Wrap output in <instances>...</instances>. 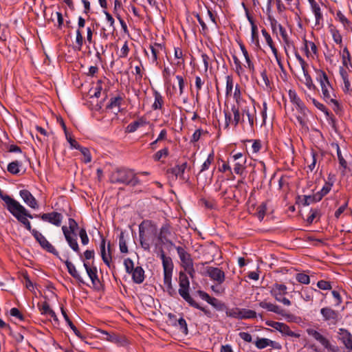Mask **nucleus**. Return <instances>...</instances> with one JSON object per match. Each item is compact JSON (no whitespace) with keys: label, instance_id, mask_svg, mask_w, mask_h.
<instances>
[{"label":"nucleus","instance_id":"obj_19","mask_svg":"<svg viewBox=\"0 0 352 352\" xmlns=\"http://www.w3.org/2000/svg\"><path fill=\"white\" fill-rule=\"evenodd\" d=\"M258 305L261 308L265 309L268 311H271L276 314L280 315L285 317V318H288L290 317L289 314H286L285 310H283L280 307L276 304L268 302L264 300L260 302Z\"/></svg>","mask_w":352,"mask_h":352},{"label":"nucleus","instance_id":"obj_26","mask_svg":"<svg viewBox=\"0 0 352 352\" xmlns=\"http://www.w3.org/2000/svg\"><path fill=\"white\" fill-rule=\"evenodd\" d=\"M267 20L270 22L273 33L277 34V30H278L281 37L288 34L285 28L270 13L267 14Z\"/></svg>","mask_w":352,"mask_h":352},{"label":"nucleus","instance_id":"obj_28","mask_svg":"<svg viewBox=\"0 0 352 352\" xmlns=\"http://www.w3.org/2000/svg\"><path fill=\"white\" fill-rule=\"evenodd\" d=\"M297 113L296 115V120L302 127H307L309 110L306 106L302 107V109H296Z\"/></svg>","mask_w":352,"mask_h":352},{"label":"nucleus","instance_id":"obj_5","mask_svg":"<svg viewBox=\"0 0 352 352\" xmlns=\"http://www.w3.org/2000/svg\"><path fill=\"white\" fill-rule=\"evenodd\" d=\"M69 226H63L62 231L69 246L77 254H80V248L77 242V236L75 231L78 228V223L72 218L68 220Z\"/></svg>","mask_w":352,"mask_h":352},{"label":"nucleus","instance_id":"obj_51","mask_svg":"<svg viewBox=\"0 0 352 352\" xmlns=\"http://www.w3.org/2000/svg\"><path fill=\"white\" fill-rule=\"evenodd\" d=\"M232 58L235 66L234 72L238 76H241L245 72L241 63L236 55H233Z\"/></svg>","mask_w":352,"mask_h":352},{"label":"nucleus","instance_id":"obj_44","mask_svg":"<svg viewBox=\"0 0 352 352\" xmlns=\"http://www.w3.org/2000/svg\"><path fill=\"white\" fill-rule=\"evenodd\" d=\"M21 162L19 161H14L8 164L7 170L12 175H17L20 172V167L21 166Z\"/></svg>","mask_w":352,"mask_h":352},{"label":"nucleus","instance_id":"obj_3","mask_svg":"<svg viewBox=\"0 0 352 352\" xmlns=\"http://www.w3.org/2000/svg\"><path fill=\"white\" fill-rule=\"evenodd\" d=\"M112 184L131 185L135 186L140 184V179L133 170L126 168H118L114 170L109 176Z\"/></svg>","mask_w":352,"mask_h":352},{"label":"nucleus","instance_id":"obj_4","mask_svg":"<svg viewBox=\"0 0 352 352\" xmlns=\"http://www.w3.org/2000/svg\"><path fill=\"white\" fill-rule=\"evenodd\" d=\"M160 257L162 262L164 270V284L166 292L170 296L176 295V291L172 285V275L173 270V263L170 257L166 256L164 252L161 250Z\"/></svg>","mask_w":352,"mask_h":352},{"label":"nucleus","instance_id":"obj_18","mask_svg":"<svg viewBox=\"0 0 352 352\" xmlns=\"http://www.w3.org/2000/svg\"><path fill=\"white\" fill-rule=\"evenodd\" d=\"M338 339L344 344L346 349L352 351V334L349 330L340 328L338 331Z\"/></svg>","mask_w":352,"mask_h":352},{"label":"nucleus","instance_id":"obj_47","mask_svg":"<svg viewBox=\"0 0 352 352\" xmlns=\"http://www.w3.org/2000/svg\"><path fill=\"white\" fill-rule=\"evenodd\" d=\"M169 155V149L168 147H164L160 151H157L153 155V159L155 162H159L162 158H166Z\"/></svg>","mask_w":352,"mask_h":352},{"label":"nucleus","instance_id":"obj_34","mask_svg":"<svg viewBox=\"0 0 352 352\" xmlns=\"http://www.w3.org/2000/svg\"><path fill=\"white\" fill-rule=\"evenodd\" d=\"M288 95L290 102L295 106L296 109H302V107L305 106L302 100L298 97L295 90L289 89Z\"/></svg>","mask_w":352,"mask_h":352},{"label":"nucleus","instance_id":"obj_45","mask_svg":"<svg viewBox=\"0 0 352 352\" xmlns=\"http://www.w3.org/2000/svg\"><path fill=\"white\" fill-rule=\"evenodd\" d=\"M233 98L237 105H242L243 103L246 102V101L242 98V93L238 84H236L234 87Z\"/></svg>","mask_w":352,"mask_h":352},{"label":"nucleus","instance_id":"obj_9","mask_svg":"<svg viewBox=\"0 0 352 352\" xmlns=\"http://www.w3.org/2000/svg\"><path fill=\"white\" fill-rule=\"evenodd\" d=\"M172 228L169 223H164L158 231V243L159 247L166 245L167 248L176 247L171 240L173 236Z\"/></svg>","mask_w":352,"mask_h":352},{"label":"nucleus","instance_id":"obj_55","mask_svg":"<svg viewBox=\"0 0 352 352\" xmlns=\"http://www.w3.org/2000/svg\"><path fill=\"white\" fill-rule=\"evenodd\" d=\"M330 32L333 41L340 45V47H342V36L340 32L336 29H331Z\"/></svg>","mask_w":352,"mask_h":352},{"label":"nucleus","instance_id":"obj_49","mask_svg":"<svg viewBox=\"0 0 352 352\" xmlns=\"http://www.w3.org/2000/svg\"><path fill=\"white\" fill-rule=\"evenodd\" d=\"M174 56L175 58L177 60L175 64L177 66H181L184 65V54L181 48L179 47H175L174 49Z\"/></svg>","mask_w":352,"mask_h":352},{"label":"nucleus","instance_id":"obj_50","mask_svg":"<svg viewBox=\"0 0 352 352\" xmlns=\"http://www.w3.org/2000/svg\"><path fill=\"white\" fill-rule=\"evenodd\" d=\"M296 280L301 284L308 285L310 283V277L305 272L297 273L295 275Z\"/></svg>","mask_w":352,"mask_h":352},{"label":"nucleus","instance_id":"obj_54","mask_svg":"<svg viewBox=\"0 0 352 352\" xmlns=\"http://www.w3.org/2000/svg\"><path fill=\"white\" fill-rule=\"evenodd\" d=\"M226 95L229 96L232 95V89L234 88V80L232 76H226Z\"/></svg>","mask_w":352,"mask_h":352},{"label":"nucleus","instance_id":"obj_48","mask_svg":"<svg viewBox=\"0 0 352 352\" xmlns=\"http://www.w3.org/2000/svg\"><path fill=\"white\" fill-rule=\"evenodd\" d=\"M280 333L283 335V336H290V337H294V338H299L300 335V333H296L294 331H292L289 327L286 324H283L281 329H280Z\"/></svg>","mask_w":352,"mask_h":352},{"label":"nucleus","instance_id":"obj_46","mask_svg":"<svg viewBox=\"0 0 352 352\" xmlns=\"http://www.w3.org/2000/svg\"><path fill=\"white\" fill-rule=\"evenodd\" d=\"M214 160V152L212 151L208 155L207 159L204 161V162L201 166V169L199 171V174L202 172H204L209 169L211 164L213 163Z\"/></svg>","mask_w":352,"mask_h":352},{"label":"nucleus","instance_id":"obj_11","mask_svg":"<svg viewBox=\"0 0 352 352\" xmlns=\"http://www.w3.org/2000/svg\"><path fill=\"white\" fill-rule=\"evenodd\" d=\"M34 217L41 219L43 221L49 223L56 227L61 226L63 216L61 213L58 212H51L35 214Z\"/></svg>","mask_w":352,"mask_h":352},{"label":"nucleus","instance_id":"obj_27","mask_svg":"<svg viewBox=\"0 0 352 352\" xmlns=\"http://www.w3.org/2000/svg\"><path fill=\"white\" fill-rule=\"evenodd\" d=\"M153 95L154 97V102L151 105V108L153 111H163L164 105V98L160 92L154 89L153 91Z\"/></svg>","mask_w":352,"mask_h":352},{"label":"nucleus","instance_id":"obj_57","mask_svg":"<svg viewBox=\"0 0 352 352\" xmlns=\"http://www.w3.org/2000/svg\"><path fill=\"white\" fill-rule=\"evenodd\" d=\"M195 83V87H196V90H197L195 101L198 102L199 97V91L202 89V87L204 84V80L203 79H201V78L200 76H196Z\"/></svg>","mask_w":352,"mask_h":352},{"label":"nucleus","instance_id":"obj_1","mask_svg":"<svg viewBox=\"0 0 352 352\" xmlns=\"http://www.w3.org/2000/svg\"><path fill=\"white\" fill-rule=\"evenodd\" d=\"M139 236L142 248L149 251L152 246L159 248L158 229L151 221H143L139 226Z\"/></svg>","mask_w":352,"mask_h":352},{"label":"nucleus","instance_id":"obj_16","mask_svg":"<svg viewBox=\"0 0 352 352\" xmlns=\"http://www.w3.org/2000/svg\"><path fill=\"white\" fill-rule=\"evenodd\" d=\"M100 256L103 262L109 267H111V262L112 260L111 250L110 242L107 243L104 238H102L100 243Z\"/></svg>","mask_w":352,"mask_h":352},{"label":"nucleus","instance_id":"obj_14","mask_svg":"<svg viewBox=\"0 0 352 352\" xmlns=\"http://www.w3.org/2000/svg\"><path fill=\"white\" fill-rule=\"evenodd\" d=\"M35 240L39 243L41 247L45 251L58 256V252L56 248L47 241L45 236L39 231H33V235Z\"/></svg>","mask_w":352,"mask_h":352},{"label":"nucleus","instance_id":"obj_53","mask_svg":"<svg viewBox=\"0 0 352 352\" xmlns=\"http://www.w3.org/2000/svg\"><path fill=\"white\" fill-rule=\"evenodd\" d=\"M254 344L258 349H263L269 346V339L265 338H257Z\"/></svg>","mask_w":352,"mask_h":352},{"label":"nucleus","instance_id":"obj_25","mask_svg":"<svg viewBox=\"0 0 352 352\" xmlns=\"http://www.w3.org/2000/svg\"><path fill=\"white\" fill-rule=\"evenodd\" d=\"M23 201L31 208L38 209V204L35 197L28 190H21L19 192Z\"/></svg>","mask_w":352,"mask_h":352},{"label":"nucleus","instance_id":"obj_64","mask_svg":"<svg viewBox=\"0 0 352 352\" xmlns=\"http://www.w3.org/2000/svg\"><path fill=\"white\" fill-rule=\"evenodd\" d=\"M79 150L84 156V162L87 164L91 161V155L89 149L86 147L80 146Z\"/></svg>","mask_w":352,"mask_h":352},{"label":"nucleus","instance_id":"obj_13","mask_svg":"<svg viewBox=\"0 0 352 352\" xmlns=\"http://www.w3.org/2000/svg\"><path fill=\"white\" fill-rule=\"evenodd\" d=\"M239 106L241 107V122H245V117L246 116L250 126L251 127V129H253L254 126L256 113L255 107L253 104L248 105L247 102H245L243 103V104Z\"/></svg>","mask_w":352,"mask_h":352},{"label":"nucleus","instance_id":"obj_41","mask_svg":"<svg viewBox=\"0 0 352 352\" xmlns=\"http://www.w3.org/2000/svg\"><path fill=\"white\" fill-rule=\"evenodd\" d=\"M187 162H184L181 164H178L173 168L172 173L177 177H183L185 170L187 168Z\"/></svg>","mask_w":352,"mask_h":352},{"label":"nucleus","instance_id":"obj_32","mask_svg":"<svg viewBox=\"0 0 352 352\" xmlns=\"http://www.w3.org/2000/svg\"><path fill=\"white\" fill-rule=\"evenodd\" d=\"M339 54L341 57L343 67L349 68V67L351 65L352 61L348 47L346 46H344L342 50L339 52Z\"/></svg>","mask_w":352,"mask_h":352},{"label":"nucleus","instance_id":"obj_2","mask_svg":"<svg viewBox=\"0 0 352 352\" xmlns=\"http://www.w3.org/2000/svg\"><path fill=\"white\" fill-rule=\"evenodd\" d=\"M315 72L316 74V80L321 88L322 99L327 104H333V111H337L340 109V104L336 100L334 89L327 74L323 70L319 69H316Z\"/></svg>","mask_w":352,"mask_h":352},{"label":"nucleus","instance_id":"obj_10","mask_svg":"<svg viewBox=\"0 0 352 352\" xmlns=\"http://www.w3.org/2000/svg\"><path fill=\"white\" fill-rule=\"evenodd\" d=\"M270 294L276 301L283 303L284 305L290 306L292 305L291 301L285 297L287 294V287L285 285L274 284L270 290Z\"/></svg>","mask_w":352,"mask_h":352},{"label":"nucleus","instance_id":"obj_58","mask_svg":"<svg viewBox=\"0 0 352 352\" xmlns=\"http://www.w3.org/2000/svg\"><path fill=\"white\" fill-rule=\"evenodd\" d=\"M336 19L343 25L345 29L349 28L350 22L341 11L337 12Z\"/></svg>","mask_w":352,"mask_h":352},{"label":"nucleus","instance_id":"obj_56","mask_svg":"<svg viewBox=\"0 0 352 352\" xmlns=\"http://www.w3.org/2000/svg\"><path fill=\"white\" fill-rule=\"evenodd\" d=\"M103 13L105 14L106 20L109 23V30H111V34H113L116 31L115 20L109 12L106 10H103Z\"/></svg>","mask_w":352,"mask_h":352},{"label":"nucleus","instance_id":"obj_39","mask_svg":"<svg viewBox=\"0 0 352 352\" xmlns=\"http://www.w3.org/2000/svg\"><path fill=\"white\" fill-rule=\"evenodd\" d=\"M122 101H123V98L120 95H118L115 97H112V98H111L109 103L107 105V108L111 109H113L114 108H118V111L116 112V113H118L121 111L120 108Z\"/></svg>","mask_w":352,"mask_h":352},{"label":"nucleus","instance_id":"obj_33","mask_svg":"<svg viewBox=\"0 0 352 352\" xmlns=\"http://www.w3.org/2000/svg\"><path fill=\"white\" fill-rule=\"evenodd\" d=\"M132 276V279L136 284H141L144 280V271L140 266H137L130 274Z\"/></svg>","mask_w":352,"mask_h":352},{"label":"nucleus","instance_id":"obj_63","mask_svg":"<svg viewBox=\"0 0 352 352\" xmlns=\"http://www.w3.org/2000/svg\"><path fill=\"white\" fill-rule=\"evenodd\" d=\"M320 214V210L318 209L311 208L309 212V215L307 218V222L309 224L312 223L314 219Z\"/></svg>","mask_w":352,"mask_h":352},{"label":"nucleus","instance_id":"obj_22","mask_svg":"<svg viewBox=\"0 0 352 352\" xmlns=\"http://www.w3.org/2000/svg\"><path fill=\"white\" fill-rule=\"evenodd\" d=\"M320 314L324 321L335 324L338 320V313L331 307H325L320 309Z\"/></svg>","mask_w":352,"mask_h":352},{"label":"nucleus","instance_id":"obj_35","mask_svg":"<svg viewBox=\"0 0 352 352\" xmlns=\"http://www.w3.org/2000/svg\"><path fill=\"white\" fill-rule=\"evenodd\" d=\"M65 264L69 274L80 283H84L83 279L82 278L79 272L77 271L75 265L68 260L65 261Z\"/></svg>","mask_w":352,"mask_h":352},{"label":"nucleus","instance_id":"obj_23","mask_svg":"<svg viewBox=\"0 0 352 352\" xmlns=\"http://www.w3.org/2000/svg\"><path fill=\"white\" fill-rule=\"evenodd\" d=\"M100 333L106 336V338H104V340L112 342L113 344H117L119 346H124L126 343V340L124 337H121L116 333H109L107 331L102 330V329H98L97 330Z\"/></svg>","mask_w":352,"mask_h":352},{"label":"nucleus","instance_id":"obj_52","mask_svg":"<svg viewBox=\"0 0 352 352\" xmlns=\"http://www.w3.org/2000/svg\"><path fill=\"white\" fill-rule=\"evenodd\" d=\"M226 314L229 318L240 319V308L239 307H232V308H226Z\"/></svg>","mask_w":352,"mask_h":352},{"label":"nucleus","instance_id":"obj_43","mask_svg":"<svg viewBox=\"0 0 352 352\" xmlns=\"http://www.w3.org/2000/svg\"><path fill=\"white\" fill-rule=\"evenodd\" d=\"M83 41L84 38L82 36V33L80 30L78 29L76 30L75 43L73 47L74 50L80 51L83 45Z\"/></svg>","mask_w":352,"mask_h":352},{"label":"nucleus","instance_id":"obj_6","mask_svg":"<svg viewBox=\"0 0 352 352\" xmlns=\"http://www.w3.org/2000/svg\"><path fill=\"white\" fill-rule=\"evenodd\" d=\"M10 212L17 219L19 222L24 226V227L30 232L33 235V231H37L36 229L32 228L31 223L28 218L33 219L34 216L32 215L28 210L21 204L14 207Z\"/></svg>","mask_w":352,"mask_h":352},{"label":"nucleus","instance_id":"obj_38","mask_svg":"<svg viewBox=\"0 0 352 352\" xmlns=\"http://www.w3.org/2000/svg\"><path fill=\"white\" fill-rule=\"evenodd\" d=\"M231 111L234 116V119L232 120V124L236 126L240 122H241L242 116H241V107L236 104L232 105L231 107Z\"/></svg>","mask_w":352,"mask_h":352},{"label":"nucleus","instance_id":"obj_7","mask_svg":"<svg viewBox=\"0 0 352 352\" xmlns=\"http://www.w3.org/2000/svg\"><path fill=\"white\" fill-rule=\"evenodd\" d=\"M179 294L182 298L186 300L190 306H197V302L190 296L189 294L190 282L188 276L181 272L179 276Z\"/></svg>","mask_w":352,"mask_h":352},{"label":"nucleus","instance_id":"obj_8","mask_svg":"<svg viewBox=\"0 0 352 352\" xmlns=\"http://www.w3.org/2000/svg\"><path fill=\"white\" fill-rule=\"evenodd\" d=\"M175 248L177 250L182 267L190 277L193 278L195 270L191 255L183 247L177 246L175 247Z\"/></svg>","mask_w":352,"mask_h":352},{"label":"nucleus","instance_id":"obj_60","mask_svg":"<svg viewBox=\"0 0 352 352\" xmlns=\"http://www.w3.org/2000/svg\"><path fill=\"white\" fill-rule=\"evenodd\" d=\"M209 304L218 311H222L226 308L223 302L214 297H212L211 301L209 302Z\"/></svg>","mask_w":352,"mask_h":352},{"label":"nucleus","instance_id":"obj_40","mask_svg":"<svg viewBox=\"0 0 352 352\" xmlns=\"http://www.w3.org/2000/svg\"><path fill=\"white\" fill-rule=\"evenodd\" d=\"M311 101L312 102L313 104L320 111L323 112L324 115L326 116L327 120L331 119L332 120V114L330 113L329 109L321 102L318 101L315 98H311Z\"/></svg>","mask_w":352,"mask_h":352},{"label":"nucleus","instance_id":"obj_20","mask_svg":"<svg viewBox=\"0 0 352 352\" xmlns=\"http://www.w3.org/2000/svg\"><path fill=\"white\" fill-rule=\"evenodd\" d=\"M307 334L312 337L314 340L318 341L321 345H322L325 349H331V345L329 340L323 335H322L319 331L314 329H307Z\"/></svg>","mask_w":352,"mask_h":352},{"label":"nucleus","instance_id":"obj_15","mask_svg":"<svg viewBox=\"0 0 352 352\" xmlns=\"http://www.w3.org/2000/svg\"><path fill=\"white\" fill-rule=\"evenodd\" d=\"M206 275L208 276L217 285H221L226 279L225 272L219 267H207Z\"/></svg>","mask_w":352,"mask_h":352},{"label":"nucleus","instance_id":"obj_24","mask_svg":"<svg viewBox=\"0 0 352 352\" xmlns=\"http://www.w3.org/2000/svg\"><path fill=\"white\" fill-rule=\"evenodd\" d=\"M310 6L311 12L315 16L314 27H316L317 30L321 29L323 27L324 21L323 15L321 12V8L317 3Z\"/></svg>","mask_w":352,"mask_h":352},{"label":"nucleus","instance_id":"obj_61","mask_svg":"<svg viewBox=\"0 0 352 352\" xmlns=\"http://www.w3.org/2000/svg\"><path fill=\"white\" fill-rule=\"evenodd\" d=\"M336 151H337V155L339 161V164L340 166H342L344 169H346L347 168V163L344 157L342 155L340 148L338 144H336Z\"/></svg>","mask_w":352,"mask_h":352},{"label":"nucleus","instance_id":"obj_30","mask_svg":"<svg viewBox=\"0 0 352 352\" xmlns=\"http://www.w3.org/2000/svg\"><path fill=\"white\" fill-rule=\"evenodd\" d=\"M239 45L240 50L245 58V67H246L250 72H254L255 70V67L254 63L250 57L247 49L245 48L244 44L241 42L239 43Z\"/></svg>","mask_w":352,"mask_h":352},{"label":"nucleus","instance_id":"obj_59","mask_svg":"<svg viewBox=\"0 0 352 352\" xmlns=\"http://www.w3.org/2000/svg\"><path fill=\"white\" fill-rule=\"evenodd\" d=\"M284 43V50L287 56H288V50L290 48H294V42L289 38V35H285L282 37Z\"/></svg>","mask_w":352,"mask_h":352},{"label":"nucleus","instance_id":"obj_17","mask_svg":"<svg viewBox=\"0 0 352 352\" xmlns=\"http://www.w3.org/2000/svg\"><path fill=\"white\" fill-rule=\"evenodd\" d=\"M336 181V176L333 174L329 173L327 179L325 181L324 186L320 192L314 195V199L316 201H320L324 196L327 195L332 186H333Z\"/></svg>","mask_w":352,"mask_h":352},{"label":"nucleus","instance_id":"obj_37","mask_svg":"<svg viewBox=\"0 0 352 352\" xmlns=\"http://www.w3.org/2000/svg\"><path fill=\"white\" fill-rule=\"evenodd\" d=\"M146 124V120L143 118H141L138 119V120H135V121L130 123L129 124H128V126L126 128V132L129 133H134L135 131H137V129L139 127L145 125Z\"/></svg>","mask_w":352,"mask_h":352},{"label":"nucleus","instance_id":"obj_62","mask_svg":"<svg viewBox=\"0 0 352 352\" xmlns=\"http://www.w3.org/2000/svg\"><path fill=\"white\" fill-rule=\"evenodd\" d=\"M38 309L42 315H48L52 309L50 308L47 302L45 301L42 304H38Z\"/></svg>","mask_w":352,"mask_h":352},{"label":"nucleus","instance_id":"obj_31","mask_svg":"<svg viewBox=\"0 0 352 352\" xmlns=\"http://www.w3.org/2000/svg\"><path fill=\"white\" fill-rule=\"evenodd\" d=\"M304 51L307 58L314 57L318 54V47L316 44L310 41H307L305 38H303Z\"/></svg>","mask_w":352,"mask_h":352},{"label":"nucleus","instance_id":"obj_36","mask_svg":"<svg viewBox=\"0 0 352 352\" xmlns=\"http://www.w3.org/2000/svg\"><path fill=\"white\" fill-rule=\"evenodd\" d=\"M0 198L6 204V207L9 212L11 211L14 207L17 206L19 204H20L19 201L11 198L9 195H4L1 189Z\"/></svg>","mask_w":352,"mask_h":352},{"label":"nucleus","instance_id":"obj_42","mask_svg":"<svg viewBox=\"0 0 352 352\" xmlns=\"http://www.w3.org/2000/svg\"><path fill=\"white\" fill-rule=\"evenodd\" d=\"M239 316H240L239 320L253 319V318H256V311L251 310V309L240 308Z\"/></svg>","mask_w":352,"mask_h":352},{"label":"nucleus","instance_id":"obj_12","mask_svg":"<svg viewBox=\"0 0 352 352\" xmlns=\"http://www.w3.org/2000/svg\"><path fill=\"white\" fill-rule=\"evenodd\" d=\"M295 56L297 60L298 61L300 65L301 66L303 76H304V80L303 83L306 85L307 89L310 91H315L316 89V86L313 82V80L311 77V76L309 74L308 71L307 69V63L305 60L302 58V56L297 52H295Z\"/></svg>","mask_w":352,"mask_h":352},{"label":"nucleus","instance_id":"obj_21","mask_svg":"<svg viewBox=\"0 0 352 352\" xmlns=\"http://www.w3.org/2000/svg\"><path fill=\"white\" fill-rule=\"evenodd\" d=\"M83 266L92 284L95 286L98 285L100 283V280L98 276V270L94 265V261L91 264L89 262H84Z\"/></svg>","mask_w":352,"mask_h":352},{"label":"nucleus","instance_id":"obj_29","mask_svg":"<svg viewBox=\"0 0 352 352\" xmlns=\"http://www.w3.org/2000/svg\"><path fill=\"white\" fill-rule=\"evenodd\" d=\"M150 50L151 52V56L149 57V60L151 63L157 65L159 54L164 50V47L160 43H155L150 45Z\"/></svg>","mask_w":352,"mask_h":352}]
</instances>
